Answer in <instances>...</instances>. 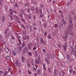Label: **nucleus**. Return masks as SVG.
<instances>
[{
	"label": "nucleus",
	"mask_w": 76,
	"mask_h": 76,
	"mask_svg": "<svg viewBox=\"0 0 76 76\" xmlns=\"http://www.w3.org/2000/svg\"><path fill=\"white\" fill-rule=\"evenodd\" d=\"M34 19H36V15H34Z\"/></svg>",
	"instance_id": "obj_57"
},
{
	"label": "nucleus",
	"mask_w": 76,
	"mask_h": 76,
	"mask_svg": "<svg viewBox=\"0 0 76 76\" xmlns=\"http://www.w3.org/2000/svg\"><path fill=\"white\" fill-rule=\"evenodd\" d=\"M14 17L15 19H18V18L17 17V16L16 15H14Z\"/></svg>",
	"instance_id": "obj_21"
},
{
	"label": "nucleus",
	"mask_w": 76,
	"mask_h": 76,
	"mask_svg": "<svg viewBox=\"0 0 76 76\" xmlns=\"http://www.w3.org/2000/svg\"><path fill=\"white\" fill-rule=\"evenodd\" d=\"M42 51L44 53H45V50L44 49H43Z\"/></svg>",
	"instance_id": "obj_49"
},
{
	"label": "nucleus",
	"mask_w": 76,
	"mask_h": 76,
	"mask_svg": "<svg viewBox=\"0 0 76 76\" xmlns=\"http://www.w3.org/2000/svg\"><path fill=\"white\" fill-rule=\"evenodd\" d=\"M12 54L14 56H16V53L15 52H14V51H13Z\"/></svg>",
	"instance_id": "obj_30"
},
{
	"label": "nucleus",
	"mask_w": 76,
	"mask_h": 76,
	"mask_svg": "<svg viewBox=\"0 0 76 76\" xmlns=\"http://www.w3.org/2000/svg\"><path fill=\"white\" fill-rule=\"evenodd\" d=\"M25 46V44L24 43H23V45H22V47H24Z\"/></svg>",
	"instance_id": "obj_46"
},
{
	"label": "nucleus",
	"mask_w": 76,
	"mask_h": 76,
	"mask_svg": "<svg viewBox=\"0 0 76 76\" xmlns=\"http://www.w3.org/2000/svg\"><path fill=\"white\" fill-rule=\"evenodd\" d=\"M13 24V23H9V25H8V27H10L12 26V25Z\"/></svg>",
	"instance_id": "obj_23"
},
{
	"label": "nucleus",
	"mask_w": 76,
	"mask_h": 76,
	"mask_svg": "<svg viewBox=\"0 0 76 76\" xmlns=\"http://www.w3.org/2000/svg\"><path fill=\"white\" fill-rule=\"evenodd\" d=\"M27 18L29 19H31V16L30 15H28L27 16Z\"/></svg>",
	"instance_id": "obj_18"
},
{
	"label": "nucleus",
	"mask_w": 76,
	"mask_h": 76,
	"mask_svg": "<svg viewBox=\"0 0 76 76\" xmlns=\"http://www.w3.org/2000/svg\"><path fill=\"white\" fill-rule=\"evenodd\" d=\"M22 61L23 63H24V61L25 60V58L23 56H22L21 57Z\"/></svg>",
	"instance_id": "obj_13"
},
{
	"label": "nucleus",
	"mask_w": 76,
	"mask_h": 76,
	"mask_svg": "<svg viewBox=\"0 0 76 76\" xmlns=\"http://www.w3.org/2000/svg\"><path fill=\"white\" fill-rule=\"evenodd\" d=\"M63 39L64 40V41L66 42V38H65L64 36H63Z\"/></svg>",
	"instance_id": "obj_28"
},
{
	"label": "nucleus",
	"mask_w": 76,
	"mask_h": 76,
	"mask_svg": "<svg viewBox=\"0 0 76 76\" xmlns=\"http://www.w3.org/2000/svg\"><path fill=\"white\" fill-rule=\"evenodd\" d=\"M35 63L37 64H39V61L38 60H36L35 61Z\"/></svg>",
	"instance_id": "obj_25"
},
{
	"label": "nucleus",
	"mask_w": 76,
	"mask_h": 76,
	"mask_svg": "<svg viewBox=\"0 0 76 76\" xmlns=\"http://www.w3.org/2000/svg\"><path fill=\"white\" fill-rule=\"evenodd\" d=\"M32 2L33 5H35L36 4H37V2L35 1H32Z\"/></svg>",
	"instance_id": "obj_27"
},
{
	"label": "nucleus",
	"mask_w": 76,
	"mask_h": 76,
	"mask_svg": "<svg viewBox=\"0 0 76 76\" xmlns=\"http://www.w3.org/2000/svg\"><path fill=\"white\" fill-rule=\"evenodd\" d=\"M76 73V72L75 71H73V74L74 75H75V74Z\"/></svg>",
	"instance_id": "obj_62"
},
{
	"label": "nucleus",
	"mask_w": 76,
	"mask_h": 76,
	"mask_svg": "<svg viewBox=\"0 0 76 76\" xmlns=\"http://www.w3.org/2000/svg\"><path fill=\"white\" fill-rule=\"evenodd\" d=\"M59 27L60 28H62L63 27V24H61L59 25Z\"/></svg>",
	"instance_id": "obj_38"
},
{
	"label": "nucleus",
	"mask_w": 76,
	"mask_h": 76,
	"mask_svg": "<svg viewBox=\"0 0 76 76\" xmlns=\"http://www.w3.org/2000/svg\"><path fill=\"white\" fill-rule=\"evenodd\" d=\"M4 50L6 52H8L9 51V50L8 49V48H4Z\"/></svg>",
	"instance_id": "obj_16"
},
{
	"label": "nucleus",
	"mask_w": 76,
	"mask_h": 76,
	"mask_svg": "<svg viewBox=\"0 0 76 76\" xmlns=\"http://www.w3.org/2000/svg\"><path fill=\"white\" fill-rule=\"evenodd\" d=\"M11 38L12 39H15V38H14V37L12 36L11 37Z\"/></svg>",
	"instance_id": "obj_60"
},
{
	"label": "nucleus",
	"mask_w": 76,
	"mask_h": 76,
	"mask_svg": "<svg viewBox=\"0 0 76 76\" xmlns=\"http://www.w3.org/2000/svg\"><path fill=\"white\" fill-rule=\"evenodd\" d=\"M71 49H72V50L71 51V55H72L75 53V51L74 50V48L73 47L71 48Z\"/></svg>",
	"instance_id": "obj_7"
},
{
	"label": "nucleus",
	"mask_w": 76,
	"mask_h": 76,
	"mask_svg": "<svg viewBox=\"0 0 76 76\" xmlns=\"http://www.w3.org/2000/svg\"><path fill=\"white\" fill-rule=\"evenodd\" d=\"M63 47L64 51H66V49L68 48L66 43H65V45H63Z\"/></svg>",
	"instance_id": "obj_2"
},
{
	"label": "nucleus",
	"mask_w": 76,
	"mask_h": 76,
	"mask_svg": "<svg viewBox=\"0 0 76 76\" xmlns=\"http://www.w3.org/2000/svg\"><path fill=\"white\" fill-rule=\"evenodd\" d=\"M43 75L44 76H47V74L45 73H43Z\"/></svg>",
	"instance_id": "obj_52"
},
{
	"label": "nucleus",
	"mask_w": 76,
	"mask_h": 76,
	"mask_svg": "<svg viewBox=\"0 0 76 76\" xmlns=\"http://www.w3.org/2000/svg\"><path fill=\"white\" fill-rule=\"evenodd\" d=\"M17 38L18 39V41L19 42H20V39H21V38L20 36H18L17 37Z\"/></svg>",
	"instance_id": "obj_9"
},
{
	"label": "nucleus",
	"mask_w": 76,
	"mask_h": 76,
	"mask_svg": "<svg viewBox=\"0 0 76 76\" xmlns=\"http://www.w3.org/2000/svg\"><path fill=\"white\" fill-rule=\"evenodd\" d=\"M62 22H63V23L64 24V25H65L66 24V22L64 21V19H62Z\"/></svg>",
	"instance_id": "obj_29"
},
{
	"label": "nucleus",
	"mask_w": 76,
	"mask_h": 76,
	"mask_svg": "<svg viewBox=\"0 0 76 76\" xmlns=\"http://www.w3.org/2000/svg\"><path fill=\"white\" fill-rule=\"evenodd\" d=\"M14 6H15V7H18V4L17 3H15V4Z\"/></svg>",
	"instance_id": "obj_39"
},
{
	"label": "nucleus",
	"mask_w": 76,
	"mask_h": 76,
	"mask_svg": "<svg viewBox=\"0 0 76 76\" xmlns=\"http://www.w3.org/2000/svg\"><path fill=\"white\" fill-rule=\"evenodd\" d=\"M71 4L70 2H68L67 4V6H69Z\"/></svg>",
	"instance_id": "obj_26"
},
{
	"label": "nucleus",
	"mask_w": 76,
	"mask_h": 76,
	"mask_svg": "<svg viewBox=\"0 0 76 76\" xmlns=\"http://www.w3.org/2000/svg\"><path fill=\"white\" fill-rule=\"evenodd\" d=\"M47 25V24L46 23H45V24H44V26L45 27H45H46Z\"/></svg>",
	"instance_id": "obj_47"
},
{
	"label": "nucleus",
	"mask_w": 76,
	"mask_h": 76,
	"mask_svg": "<svg viewBox=\"0 0 76 76\" xmlns=\"http://www.w3.org/2000/svg\"><path fill=\"white\" fill-rule=\"evenodd\" d=\"M43 16V15H40V17L41 18H42Z\"/></svg>",
	"instance_id": "obj_63"
},
{
	"label": "nucleus",
	"mask_w": 76,
	"mask_h": 76,
	"mask_svg": "<svg viewBox=\"0 0 76 76\" xmlns=\"http://www.w3.org/2000/svg\"><path fill=\"white\" fill-rule=\"evenodd\" d=\"M44 6V5L43 4H41V5L40 6V7L41 8L43 7Z\"/></svg>",
	"instance_id": "obj_45"
},
{
	"label": "nucleus",
	"mask_w": 76,
	"mask_h": 76,
	"mask_svg": "<svg viewBox=\"0 0 76 76\" xmlns=\"http://www.w3.org/2000/svg\"><path fill=\"white\" fill-rule=\"evenodd\" d=\"M40 41L41 42L44 44L45 45V42L43 41V39H42V38H41L40 39Z\"/></svg>",
	"instance_id": "obj_8"
},
{
	"label": "nucleus",
	"mask_w": 76,
	"mask_h": 76,
	"mask_svg": "<svg viewBox=\"0 0 76 76\" xmlns=\"http://www.w3.org/2000/svg\"><path fill=\"white\" fill-rule=\"evenodd\" d=\"M52 35L53 36H55L56 35V34H54V33H53Z\"/></svg>",
	"instance_id": "obj_59"
},
{
	"label": "nucleus",
	"mask_w": 76,
	"mask_h": 76,
	"mask_svg": "<svg viewBox=\"0 0 76 76\" xmlns=\"http://www.w3.org/2000/svg\"><path fill=\"white\" fill-rule=\"evenodd\" d=\"M58 26L57 24H56L54 25V27L55 28H56Z\"/></svg>",
	"instance_id": "obj_31"
},
{
	"label": "nucleus",
	"mask_w": 76,
	"mask_h": 76,
	"mask_svg": "<svg viewBox=\"0 0 76 76\" xmlns=\"http://www.w3.org/2000/svg\"><path fill=\"white\" fill-rule=\"evenodd\" d=\"M48 39H50L51 38V36H50V34H49L48 35Z\"/></svg>",
	"instance_id": "obj_32"
},
{
	"label": "nucleus",
	"mask_w": 76,
	"mask_h": 76,
	"mask_svg": "<svg viewBox=\"0 0 76 76\" xmlns=\"http://www.w3.org/2000/svg\"><path fill=\"white\" fill-rule=\"evenodd\" d=\"M2 23H4L5 20V17L4 16H2Z\"/></svg>",
	"instance_id": "obj_10"
},
{
	"label": "nucleus",
	"mask_w": 76,
	"mask_h": 76,
	"mask_svg": "<svg viewBox=\"0 0 76 76\" xmlns=\"http://www.w3.org/2000/svg\"><path fill=\"white\" fill-rule=\"evenodd\" d=\"M36 12H37V13H38L39 10H38V9L37 8V7H36Z\"/></svg>",
	"instance_id": "obj_24"
},
{
	"label": "nucleus",
	"mask_w": 76,
	"mask_h": 76,
	"mask_svg": "<svg viewBox=\"0 0 76 76\" xmlns=\"http://www.w3.org/2000/svg\"><path fill=\"white\" fill-rule=\"evenodd\" d=\"M47 10L49 14L51 13L52 12V10L50 9H48Z\"/></svg>",
	"instance_id": "obj_11"
},
{
	"label": "nucleus",
	"mask_w": 76,
	"mask_h": 76,
	"mask_svg": "<svg viewBox=\"0 0 76 76\" xmlns=\"http://www.w3.org/2000/svg\"><path fill=\"white\" fill-rule=\"evenodd\" d=\"M4 73V71H0V74H3Z\"/></svg>",
	"instance_id": "obj_41"
},
{
	"label": "nucleus",
	"mask_w": 76,
	"mask_h": 76,
	"mask_svg": "<svg viewBox=\"0 0 76 76\" xmlns=\"http://www.w3.org/2000/svg\"><path fill=\"white\" fill-rule=\"evenodd\" d=\"M46 62H47V64H49V61H48V60H46Z\"/></svg>",
	"instance_id": "obj_53"
},
{
	"label": "nucleus",
	"mask_w": 76,
	"mask_h": 76,
	"mask_svg": "<svg viewBox=\"0 0 76 76\" xmlns=\"http://www.w3.org/2000/svg\"><path fill=\"white\" fill-rule=\"evenodd\" d=\"M12 70V68H10L8 69V71H11Z\"/></svg>",
	"instance_id": "obj_58"
},
{
	"label": "nucleus",
	"mask_w": 76,
	"mask_h": 76,
	"mask_svg": "<svg viewBox=\"0 0 76 76\" xmlns=\"http://www.w3.org/2000/svg\"><path fill=\"white\" fill-rule=\"evenodd\" d=\"M43 68L44 69L46 70L45 64H43Z\"/></svg>",
	"instance_id": "obj_37"
},
{
	"label": "nucleus",
	"mask_w": 76,
	"mask_h": 76,
	"mask_svg": "<svg viewBox=\"0 0 76 76\" xmlns=\"http://www.w3.org/2000/svg\"><path fill=\"white\" fill-rule=\"evenodd\" d=\"M27 12H29L30 11V10L29 9H27Z\"/></svg>",
	"instance_id": "obj_61"
},
{
	"label": "nucleus",
	"mask_w": 76,
	"mask_h": 76,
	"mask_svg": "<svg viewBox=\"0 0 76 76\" xmlns=\"http://www.w3.org/2000/svg\"><path fill=\"white\" fill-rule=\"evenodd\" d=\"M39 53V51L38 50H37L36 51H35V53L36 54L37 53Z\"/></svg>",
	"instance_id": "obj_35"
},
{
	"label": "nucleus",
	"mask_w": 76,
	"mask_h": 76,
	"mask_svg": "<svg viewBox=\"0 0 76 76\" xmlns=\"http://www.w3.org/2000/svg\"><path fill=\"white\" fill-rule=\"evenodd\" d=\"M9 11L10 12V14H12L13 13H14L15 14H17V12L16 11H14V10H12V9H9Z\"/></svg>",
	"instance_id": "obj_3"
},
{
	"label": "nucleus",
	"mask_w": 76,
	"mask_h": 76,
	"mask_svg": "<svg viewBox=\"0 0 76 76\" xmlns=\"http://www.w3.org/2000/svg\"><path fill=\"white\" fill-rule=\"evenodd\" d=\"M39 12L40 13H42V9H39Z\"/></svg>",
	"instance_id": "obj_42"
},
{
	"label": "nucleus",
	"mask_w": 76,
	"mask_h": 76,
	"mask_svg": "<svg viewBox=\"0 0 76 76\" xmlns=\"http://www.w3.org/2000/svg\"><path fill=\"white\" fill-rule=\"evenodd\" d=\"M69 35V32L68 31H66L65 33V37L66 38L67 37V36Z\"/></svg>",
	"instance_id": "obj_14"
},
{
	"label": "nucleus",
	"mask_w": 76,
	"mask_h": 76,
	"mask_svg": "<svg viewBox=\"0 0 76 76\" xmlns=\"http://www.w3.org/2000/svg\"><path fill=\"white\" fill-rule=\"evenodd\" d=\"M15 63L17 66H20V64L18 61H15Z\"/></svg>",
	"instance_id": "obj_6"
},
{
	"label": "nucleus",
	"mask_w": 76,
	"mask_h": 76,
	"mask_svg": "<svg viewBox=\"0 0 76 76\" xmlns=\"http://www.w3.org/2000/svg\"><path fill=\"white\" fill-rule=\"evenodd\" d=\"M19 51L21 52L22 51V48L21 47H19L18 48Z\"/></svg>",
	"instance_id": "obj_22"
},
{
	"label": "nucleus",
	"mask_w": 76,
	"mask_h": 76,
	"mask_svg": "<svg viewBox=\"0 0 76 76\" xmlns=\"http://www.w3.org/2000/svg\"><path fill=\"white\" fill-rule=\"evenodd\" d=\"M69 72L70 74H72L73 72V69H69Z\"/></svg>",
	"instance_id": "obj_20"
},
{
	"label": "nucleus",
	"mask_w": 76,
	"mask_h": 76,
	"mask_svg": "<svg viewBox=\"0 0 76 76\" xmlns=\"http://www.w3.org/2000/svg\"><path fill=\"white\" fill-rule=\"evenodd\" d=\"M28 49L29 50H31V46L30 44H28Z\"/></svg>",
	"instance_id": "obj_17"
},
{
	"label": "nucleus",
	"mask_w": 76,
	"mask_h": 76,
	"mask_svg": "<svg viewBox=\"0 0 76 76\" xmlns=\"http://www.w3.org/2000/svg\"><path fill=\"white\" fill-rule=\"evenodd\" d=\"M6 58L7 59L9 60H11V59L10 58V56H7L6 57Z\"/></svg>",
	"instance_id": "obj_12"
},
{
	"label": "nucleus",
	"mask_w": 76,
	"mask_h": 76,
	"mask_svg": "<svg viewBox=\"0 0 76 76\" xmlns=\"http://www.w3.org/2000/svg\"><path fill=\"white\" fill-rule=\"evenodd\" d=\"M48 70L49 71V72H51V69H50L49 68L48 69Z\"/></svg>",
	"instance_id": "obj_56"
},
{
	"label": "nucleus",
	"mask_w": 76,
	"mask_h": 76,
	"mask_svg": "<svg viewBox=\"0 0 76 76\" xmlns=\"http://www.w3.org/2000/svg\"><path fill=\"white\" fill-rule=\"evenodd\" d=\"M28 72L29 74H30V75L31 74V72L30 71H29V70H28Z\"/></svg>",
	"instance_id": "obj_50"
},
{
	"label": "nucleus",
	"mask_w": 76,
	"mask_h": 76,
	"mask_svg": "<svg viewBox=\"0 0 76 76\" xmlns=\"http://www.w3.org/2000/svg\"><path fill=\"white\" fill-rule=\"evenodd\" d=\"M8 72H4V76H7V74L8 73Z\"/></svg>",
	"instance_id": "obj_19"
},
{
	"label": "nucleus",
	"mask_w": 76,
	"mask_h": 76,
	"mask_svg": "<svg viewBox=\"0 0 76 76\" xmlns=\"http://www.w3.org/2000/svg\"><path fill=\"white\" fill-rule=\"evenodd\" d=\"M42 71L40 69H38V70H37V74H40V73Z\"/></svg>",
	"instance_id": "obj_15"
},
{
	"label": "nucleus",
	"mask_w": 76,
	"mask_h": 76,
	"mask_svg": "<svg viewBox=\"0 0 76 76\" xmlns=\"http://www.w3.org/2000/svg\"><path fill=\"white\" fill-rule=\"evenodd\" d=\"M28 3H26V4H24V6L25 7H27V6H28Z\"/></svg>",
	"instance_id": "obj_36"
},
{
	"label": "nucleus",
	"mask_w": 76,
	"mask_h": 76,
	"mask_svg": "<svg viewBox=\"0 0 76 76\" xmlns=\"http://www.w3.org/2000/svg\"><path fill=\"white\" fill-rule=\"evenodd\" d=\"M21 44V42H19V43H18V45L19 46H20V45Z\"/></svg>",
	"instance_id": "obj_43"
},
{
	"label": "nucleus",
	"mask_w": 76,
	"mask_h": 76,
	"mask_svg": "<svg viewBox=\"0 0 76 76\" xmlns=\"http://www.w3.org/2000/svg\"><path fill=\"white\" fill-rule=\"evenodd\" d=\"M55 1H53V4H54V3H55Z\"/></svg>",
	"instance_id": "obj_64"
},
{
	"label": "nucleus",
	"mask_w": 76,
	"mask_h": 76,
	"mask_svg": "<svg viewBox=\"0 0 76 76\" xmlns=\"http://www.w3.org/2000/svg\"><path fill=\"white\" fill-rule=\"evenodd\" d=\"M9 29H7L6 31L5 32V34H7V30H9Z\"/></svg>",
	"instance_id": "obj_44"
},
{
	"label": "nucleus",
	"mask_w": 76,
	"mask_h": 76,
	"mask_svg": "<svg viewBox=\"0 0 76 76\" xmlns=\"http://www.w3.org/2000/svg\"><path fill=\"white\" fill-rule=\"evenodd\" d=\"M36 29H37V28L36 27H33V29L35 31H36Z\"/></svg>",
	"instance_id": "obj_51"
},
{
	"label": "nucleus",
	"mask_w": 76,
	"mask_h": 76,
	"mask_svg": "<svg viewBox=\"0 0 76 76\" xmlns=\"http://www.w3.org/2000/svg\"><path fill=\"white\" fill-rule=\"evenodd\" d=\"M69 54H67V59L69 60Z\"/></svg>",
	"instance_id": "obj_40"
},
{
	"label": "nucleus",
	"mask_w": 76,
	"mask_h": 76,
	"mask_svg": "<svg viewBox=\"0 0 76 76\" xmlns=\"http://www.w3.org/2000/svg\"><path fill=\"white\" fill-rule=\"evenodd\" d=\"M35 47L36 48L38 47V43H36L35 44Z\"/></svg>",
	"instance_id": "obj_34"
},
{
	"label": "nucleus",
	"mask_w": 76,
	"mask_h": 76,
	"mask_svg": "<svg viewBox=\"0 0 76 76\" xmlns=\"http://www.w3.org/2000/svg\"><path fill=\"white\" fill-rule=\"evenodd\" d=\"M8 16L10 17L11 20H13V18H12V17H11V16L10 15H9Z\"/></svg>",
	"instance_id": "obj_33"
},
{
	"label": "nucleus",
	"mask_w": 76,
	"mask_h": 76,
	"mask_svg": "<svg viewBox=\"0 0 76 76\" xmlns=\"http://www.w3.org/2000/svg\"><path fill=\"white\" fill-rule=\"evenodd\" d=\"M28 51L27 50V48L26 47H25L23 49V54H25V51L27 52Z\"/></svg>",
	"instance_id": "obj_4"
},
{
	"label": "nucleus",
	"mask_w": 76,
	"mask_h": 76,
	"mask_svg": "<svg viewBox=\"0 0 76 76\" xmlns=\"http://www.w3.org/2000/svg\"><path fill=\"white\" fill-rule=\"evenodd\" d=\"M44 34V36L45 37H46V36L47 35V32L46 31H45V32Z\"/></svg>",
	"instance_id": "obj_48"
},
{
	"label": "nucleus",
	"mask_w": 76,
	"mask_h": 76,
	"mask_svg": "<svg viewBox=\"0 0 76 76\" xmlns=\"http://www.w3.org/2000/svg\"><path fill=\"white\" fill-rule=\"evenodd\" d=\"M28 54L29 55H30V56H32V54L31 53H30V52H28Z\"/></svg>",
	"instance_id": "obj_54"
},
{
	"label": "nucleus",
	"mask_w": 76,
	"mask_h": 76,
	"mask_svg": "<svg viewBox=\"0 0 76 76\" xmlns=\"http://www.w3.org/2000/svg\"><path fill=\"white\" fill-rule=\"evenodd\" d=\"M46 56L50 58H53V55H50L48 53H47Z\"/></svg>",
	"instance_id": "obj_5"
},
{
	"label": "nucleus",
	"mask_w": 76,
	"mask_h": 76,
	"mask_svg": "<svg viewBox=\"0 0 76 76\" xmlns=\"http://www.w3.org/2000/svg\"><path fill=\"white\" fill-rule=\"evenodd\" d=\"M26 39V37L25 36H24L23 37V39L24 40H25Z\"/></svg>",
	"instance_id": "obj_55"
},
{
	"label": "nucleus",
	"mask_w": 76,
	"mask_h": 76,
	"mask_svg": "<svg viewBox=\"0 0 76 76\" xmlns=\"http://www.w3.org/2000/svg\"><path fill=\"white\" fill-rule=\"evenodd\" d=\"M69 22L70 24L69 25V27L67 28L66 29L67 31L69 32L70 35L72 36H73V34L72 33V29L73 28V24L72 23V19L70 17L69 18Z\"/></svg>",
	"instance_id": "obj_1"
}]
</instances>
